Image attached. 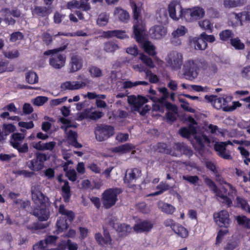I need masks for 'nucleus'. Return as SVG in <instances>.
I'll return each mask as SVG.
<instances>
[{"label":"nucleus","mask_w":250,"mask_h":250,"mask_svg":"<svg viewBox=\"0 0 250 250\" xmlns=\"http://www.w3.org/2000/svg\"><path fill=\"white\" fill-rule=\"evenodd\" d=\"M50 155L42 152H36L33 159L26 163L27 167L32 171H39L44 167V162L50 159Z\"/></svg>","instance_id":"obj_5"},{"label":"nucleus","mask_w":250,"mask_h":250,"mask_svg":"<svg viewBox=\"0 0 250 250\" xmlns=\"http://www.w3.org/2000/svg\"><path fill=\"white\" fill-rule=\"evenodd\" d=\"M130 6L133 11V17L136 21L135 24L133 25V33L135 39L138 42H141L144 40L143 34L145 31V25L142 21H139V18L140 16L141 9L138 7L136 2L133 1H130Z\"/></svg>","instance_id":"obj_3"},{"label":"nucleus","mask_w":250,"mask_h":250,"mask_svg":"<svg viewBox=\"0 0 250 250\" xmlns=\"http://www.w3.org/2000/svg\"><path fill=\"white\" fill-rule=\"evenodd\" d=\"M214 150L220 157L225 160H231L232 156L229 150L227 151L226 145L224 142L216 143L214 146Z\"/></svg>","instance_id":"obj_13"},{"label":"nucleus","mask_w":250,"mask_h":250,"mask_svg":"<svg viewBox=\"0 0 250 250\" xmlns=\"http://www.w3.org/2000/svg\"><path fill=\"white\" fill-rule=\"evenodd\" d=\"M197 130L195 126L192 125H189L188 127H184L179 130V133L183 137L188 138L191 135L196 134Z\"/></svg>","instance_id":"obj_24"},{"label":"nucleus","mask_w":250,"mask_h":250,"mask_svg":"<svg viewBox=\"0 0 250 250\" xmlns=\"http://www.w3.org/2000/svg\"><path fill=\"white\" fill-rule=\"evenodd\" d=\"M58 237L55 235H48L44 240L46 246L55 244L57 240Z\"/></svg>","instance_id":"obj_62"},{"label":"nucleus","mask_w":250,"mask_h":250,"mask_svg":"<svg viewBox=\"0 0 250 250\" xmlns=\"http://www.w3.org/2000/svg\"><path fill=\"white\" fill-rule=\"evenodd\" d=\"M92 107L90 108L84 109L79 115V118L80 120H83L85 119H89L91 116V113Z\"/></svg>","instance_id":"obj_56"},{"label":"nucleus","mask_w":250,"mask_h":250,"mask_svg":"<svg viewBox=\"0 0 250 250\" xmlns=\"http://www.w3.org/2000/svg\"><path fill=\"white\" fill-rule=\"evenodd\" d=\"M200 37L205 41V42H213L215 40V37L213 35H207L205 32H203L201 35Z\"/></svg>","instance_id":"obj_61"},{"label":"nucleus","mask_w":250,"mask_h":250,"mask_svg":"<svg viewBox=\"0 0 250 250\" xmlns=\"http://www.w3.org/2000/svg\"><path fill=\"white\" fill-rule=\"evenodd\" d=\"M199 25L202 29L209 31L210 33L212 32L213 25L209 20H205L200 21L199 22Z\"/></svg>","instance_id":"obj_50"},{"label":"nucleus","mask_w":250,"mask_h":250,"mask_svg":"<svg viewBox=\"0 0 250 250\" xmlns=\"http://www.w3.org/2000/svg\"><path fill=\"white\" fill-rule=\"evenodd\" d=\"M42 39L43 42L46 45H49L52 42V36L47 32H44L42 34Z\"/></svg>","instance_id":"obj_63"},{"label":"nucleus","mask_w":250,"mask_h":250,"mask_svg":"<svg viewBox=\"0 0 250 250\" xmlns=\"http://www.w3.org/2000/svg\"><path fill=\"white\" fill-rule=\"evenodd\" d=\"M242 104L238 101H235L233 102L231 106H224L223 110L224 111L229 112L235 110L237 107L241 106Z\"/></svg>","instance_id":"obj_58"},{"label":"nucleus","mask_w":250,"mask_h":250,"mask_svg":"<svg viewBox=\"0 0 250 250\" xmlns=\"http://www.w3.org/2000/svg\"><path fill=\"white\" fill-rule=\"evenodd\" d=\"M181 10L180 12V19L184 20L187 22H192V16L191 8H182L180 6Z\"/></svg>","instance_id":"obj_30"},{"label":"nucleus","mask_w":250,"mask_h":250,"mask_svg":"<svg viewBox=\"0 0 250 250\" xmlns=\"http://www.w3.org/2000/svg\"><path fill=\"white\" fill-rule=\"evenodd\" d=\"M108 16L104 14H101L97 20V23L101 26L105 25L108 22Z\"/></svg>","instance_id":"obj_52"},{"label":"nucleus","mask_w":250,"mask_h":250,"mask_svg":"<svg viewBox=\"0 0 250 250\" xmlns=\"http://www.w3.org/2000/svg\"><path fill=\"white\" fill-rule=\"evenodd\" d=\"M32 198L35 205L32 214L41 221L47 220L50 216L49 200L40 191L32 192Z\"/></svg>","instance_id":"obj_2"},{"label":"nucleus","mask_w":250,"mask_h":250,"mask_svg":"<svg viewBox=\"0 0 250 250\" xmlns=\"http://www.w3.org/2000/svg\"><path fill=\"white\" fill-rule=\"evenodd\" d=\"M237 207L240 208L242 210L250 213V206L248 202L243 198L237 197L236 199Z\"/></svg>","instance_id":"obj_35"},{"label":"nucleus","mask_w":250,"mask_h":250,"mask_svg":"<svg viewBox=\"0 0 250 250\" xmlns=\"http://www.w3.org/2000/svg\"><path fill=\"white\" fill-rule=\"evenodd\" d=\"M3 131L5 136L14 132L16 130V126L11 124H4L3 126Z\"/></svg>","instance_id":"obj_51"},{"label":"nucleus","mask_w":250,"mask_h":250,"mask_svg":"<svg viewBox=\"0 0 250 250\" xmlns=\"http://www.w3.org/2000/svg\"><path fill=\"white\" fill-rule=\"evenodd\" d=\"M64 248H67L68 250H77L78 246L76 243L72 242L70 239H68L66 242L63 241V249Z\"/></svg>","instance_id":"obj_53"},{"label":"nucleus","mask_w":250,"mask_h":250,"mask_svg":"<svg viewBox=\"0 0 250 250\" xmlns=\"http://www.w3.org/2000/svg\"><path fill=\"white\" fill-rule=\"evenodd\" d=\"M121 188H109L102 193V201L103 207L105 209H109L114 206L118 201V195L122 192Z\"/></svg>","instance_id":"obj_4"},{"label":"nucleus","mask_w":250,"mask_h":250,"mask_svg":"<svg viewBox=\"0 0 250 250\" xmlns=\"http://www.w3.org/2000/svg\"><path fill=\"white\" fill-rule=\"evenodd\" d=\"M71 71L76 72L80 70L83 65V58L77 55H73L71 58Z\"/></svg>","instance_id":"obj_20"},{"label":"nucleus","mask_w":250,"mask_h":250,"mask_svg":"<svg viewBox=\"0 0 250 250\" xmlns=\"http://www.w3.org/2000/svg\"><path fill=\"white\" fill-rule=\"evenodd\" d=\"M65 175L68 179L72 182H75L77 180V173L74 169L67 170Z\"/></svg>","instance_id":"obj_60"},{"label":"nucleus","mask_w":250,"mask_h":250,"mask_svg":"<svg viewBox=\"0 0 250 250\" xmlns=\"http://www.w3.org/2000/svg\"><path fill=\"white\" fill-rule=\"evenodd\" d=\"M184 143H177L169 148L168 154L173 156L180 157L182 156V151L183 148Z\"/></svg>","instance_id":"obj_25"},{"label":"nucleus","mask_w":250,"mask_h":250,"mask_svg":"<svg viewBox=\"0 0 250 250\" xmlns=\"http://www.w3.org/2000/svg\"><path fill=\"white\" fill-rule=\"evenodd\" d=\"M46 247L45 245L44 240H40L38 242L36 243L33 246V250H43Z\"/></svg>","instance_id":"obj_64"},{"label":"nucleus","mask_w":250,"mask_h":250,"mask_svg":"<svg viewBox=\"0 0 250 250\" xmlns=\"http://www.w3.org/2000/svg\"><path fill=\"white\" fill-rule=\"evenodd\" d=\"M246 2V0H224V5L225 7H236L243 5Z\"/></svg>","instance_id":"obj_38"},{"label":"nucleus","mask_w":250,"mask_h":250,"mask_svg":"<svg viewBox=\"0 0 250 250\" xmlns=\"http://www.w3.org/2000/svg\"><path fill=\"white\" fill-rule=\"evenodd\" d=\"M119 48L117 43L113 41L106 42L104 45V50L108 53H113Z\"/></svg>","instance_id":"obj_41"},{"label":"nucleus","mask_w":250,"mask_h":250,"mask_svg":"<svg viewBox=\"0 0 250 250\" xmlns=\"http://www.w3.org/2000/svg\"><path fill=\"white\" fill-rule=\"evenodd\" d=\"M213 218L216 224L220 228L228 229L231 222L229 212L225 210L214 213Z\"/></svg>","instance_id":"obj_10"},{"label":"nucleus","mask_w":250,"mask_h":250,"mask_svg":"<svg viewBox=\"0 0 250 250\" xmlns=\"http://www.w3.org/2000/svg\"><path fill=\"white\" fill-rule=\"evenodd\" d=\"M240 77L248 80H250V65L241 68L239 71Z\"/></svg>","instance_id":"obj_49"},{"label":"nucleus","mask_w":250,"mask_h":250,"mask_svg":"<svg viewBox=\"0 0 250 250\" xmlns=\"http://www.w3.org/2000/svg\"><path fill=\"white\" fill-rule=\"evenodd\" d=\"M139 59L147 66L150 68H153L154 67L152 60L144 53L140 54Z\"/></svg>","instance_id":"obj_46"},{"label":"nucleus","mask_w":250,"mask_h":250,"mask_svg":"<svg viewBox=\"0 0 250 250\" xmlns=\"http://www.w3.org/2000/svg\"><path fill=\"white\" fill-rule=\"evenodd\" d=\"M205 99L208 102L211 104L212 105L217 109L223 108V105L226 101L224 98L218 97L216 95H206Z\"/></svg>","instance_id":"obj_17"},{"label":"nucleus","mask_w":250,"mask_h":250,"mask_svg":"<svg viewBox=\"0 0 250 250\" xmlns=\"http://www.w3.org/2000/svg\"><path fill=\"white\" fill-rule=\"evenodd\" d=\"M114 134L113 126L109 125H101L97 127L95 136L98 141L102 142L107 139Z\"/></svg>","instance_id":"obj_9"},{"label":"nucleus","mask_w":250,"mask_h":250,"mask_svg":"<svg viewBox=\"0 0 250 250\" xmlns=\"http://www.w3.org/2000/svg\"><path fill=\"white\" fill-rule=\"evenodd\" d=\"M67 120L63 118V128L64 131L66 134V140L69 145L75 148H81L83 146L82 145L79 143L78 141V133L76 131L68 129V128L71 127H76L77 126L71 124L69 122L68 124Z\"/></svg>","instance_id":"obj_6"},{"label":"nucleus","mask_w":250,"mask_h":250,"mask_svg":"<svg viewBox=\"0 0 250 250\" xmlns=\"http://www.w3.org/2000/svg\"><path fill=\"white\" fill-rule=\"evenodd\" d=\"M24 38L23 34L20 31L12 33L10 35V40L12 42H15L17 40H22Z\"/></svg>","instance_id":"obj_54"},{"label":"nucleus","mask_w":250,"mask_h":250,"mask_svg":"<svg viewBox=\"0 0 250 250\" xmlns=\"http://www.w3.org/2000/svg\"><path fill=\"white\" fill-rule=\"evenodd\" d=\"M51 8L45 6H36L34 9V13L38 16L44 17L48 16L51 12Z\"/></svg>","instance_id":"obj_28"},{"label":"nucleus","mask_w":250,"mask_h":250,"mask_svg":"<svg viewBox=\"0 0 250 250\" xmlns=\"http://www.w3.org/2000/svg\"><path fill=\"white\" fill-rule=\"evenodd\" d=\"M13 147L17 149L20 153H25L28 151V146L27 143H25L21 146L20 143H14Z\"/></svg>","instance_id":"obj_47"},{"label":"nucleus","mask_w":250,"mask_h":250,"mask_svg":"<svg viewBox=\"0 0 250 250\" xmlns=\"http://www.w3.org/2000/svg\"><path fill=\"white\" fill-rule=\"evenodd\" d=\"M131 229L130 225L123 223L118 226L117 231L120 236L124 237L130 233Z\"/></svg>","instance_id":"obj_29"},{"label":"nucleus","mask_w":250,"mask_h":250,"mask_svg":"<svg viewBox=\"0 0 250 250\" xmlns=\"http://www.w3.org/2000/svg\"><path fill=\"white\" fill-rule=\"evenodd\" d=\"M62 51V46L54 49L45 51L43 55L48 56L51 55L49 59V64L55 69H60L62 67V55L58 54V52Z\"/></svg>","instance_id":"obj_7"},{"label":"nucleus","mask_w":250,"mask_h":250,"mask_svg":"<svg viewBox=\"0 0 250 250\" xmlns=\"http://www.w3.org/2000/svg\"><path fill=\"white\" fill-rule=\"evenodd\" d=\"M167 62L172 70H179L184 63L182 54L176 51L170 53Z\"/></svg>","instance_id":"obj_11"},{"label":"nucleus","mask_w":250,"mask_h":250,"mask_svg":"<svg viewBox=\"0 0 250 250\" xmlns=\"http://www.w3.org/2000/svg\"><path fill=\"white\" fill-rule=\"evenodd\" d=\"M25 138L24 134L21 133H13L11 136V144L12 146L14 143H20Z\"/></svg>","instance_id":"obj_48"},{"label":"nucleus","mask_w":250,"mask_h":250,"mask_svg":"<svg viewBox=\"0 0 250 250\" xmlns=\"http://www.w3.org/2000/svg\"><path fill=\"white\" fill-rule=\"evenodd\" d=\"M88 70L92 78H100L103 75L102 70L96 66H89Z\"/></svg>","instance_id":"obj_42"},{"label":"nucleus","mask_w":250,"mask_h":250,"mask_svg":"<svg viewBox=\"0 0 250 250\" xmlns=\"http://www.w3.org/2000/svg\"><path fill=\"white\" fill-rule=\"evenodd\" d=\"M75 218V214L74 212L72 210H67L64 208L63 207V220H64V223H63V230H66L69 227V225L72 223Z\"/></svg>","instance_id":"obj_22"},{"label":"nucleus","mask_w":250,"mask_h":250,"mask_svg":"<svg viewBox=\"0 0 250 250\" xmlns=\"http://www.w3.org/2000/svg\"><path fill=\"white\" fill-rule=\"evenodd\" d=\"M220 39L224 42L230 41V40L234 37V33L232 30L226 29L221 31L219 34Z\"/></svg>","instance_id":"obj_40"},{"label":"nucleus","mask_w":250,"mask_h":250,"mask_svg":"<svg viewBox=\"0 0 250 250\" xmlns=\"http://www.w3.org/2000/svg\"><path fill=\"white\" fill-rule=\"evenodd\" d=\"M159 208L162 212L167 214H172L175 211L174 207L168 203H162Z\"/></svg>","instance_id":"obj_44"},{"label":"nucleus","mask_w":250,"mask_h":250,"mask_svg":"<svg viewBox=\"0 0 250 250\" xmlns=\"http://www.w3.org/2000/svg\"><path fill=\"white\" fill-rule=\"evenodd\" d=\"M192 45H193L196 50H204L207 46L208 43L200 37V38H193L191 41Z\"/></svg>","instance_id":"obj_27"},{"label":"nucleus","mask_w":250,"mask_h":250,"mask_svg":"<svg viewBox=\"0 0 250 250\" xmlns=\"http://www.w3.org/2000/svg\"><path fill=\"white\" fill-rule=\"evenodd\" d=\"M173 231L182 238H187L188 236L187 229L179 224L175 227H173Z\"/></svg>","instance_id":"obj_34"},{"label":"nucleus","mask_w":250,"mask_h":250,"mask_svg":"<svg viewBox=\"0 0 250 250\" xmlns=\"http://www.w3.org/2000/svg\"><path fill=\"white\" fill-rule=\"evenodd\" d=\"M230 44L236 50H242L245 48V44L239 38H233L230 40Z\"/></svg>","instance_id":"obj_45"},{"label":"nucleus","mask_w":250,"mask_h":250,"mask_svg":"<svg viewBox=\"0 0 250 250\" xmlns=\"http://www.w3.org/2000/svg\"><path fill=\"white\" fill-rule=\"evenodd\" d=\"M169 188V185L166 183L163 182H161L159 185H158L156 189L157 191L151 193L148 195L149 196H155L158 195H160L164 193L165 191L168 190Z\"/></svg>","instance_id":"obj_39"},{"label":"nucleus","mask_w":250,"mask_h":250,"mask_svg":"<svg viewBox=\"0 0 250 250\" xmlns=\"http://www.w3.org/2000/svg\"><path fill=\"white\" fill-rule=\"evenodd\" d=\"M187 32L186 27L184 26L179 27L175 31H173L172 35L173 37H179L184 36Z\"/></svg>","instance_id":"obj_55"},{"label":"nucleus","mask_w":250,"mask_h":250,"mask_svg":"<svg viewBox=\"0 0 250 250\" xmlns=\"http://www.w3.org/2000/svg\"><path fill=\"white\" fill-rule=\"evenodd\" d=\"M193 21L202 18L205 15L204 10L198 6L194 7L191 8Z\"/></svg>","instance_id":"obj_32"},{"label":"nucleus","mask_w":250,"mask_h":250,"mask_svg":"<svg viewBox=\"0 0 250 250\" xmlns=\"http://www.w3.org/2000/svg\"><path fill=\"white\" fill-rule=\"evenodd\" d=\"M167 29L162 25H155L149 29V34L152 39H161L166 35Z\"/></svg>","instance_id":"obj_15"},{"label":"nucleus","mask_w":250,"mask_h":250,"mask_svg":"<svg viewBox=\"0 0 250 250\" xmlns=\"http://www.w3.org/2000/svg\"><path fill=\"white\" fill-rule=\"evenodd\" d=\"M228 229L222 230L220 229L217 233V237L216 238L215 244L219 245L222 241L223 236L228 233Z\"/></svg>","instance_id":"obj_57"},{"label":"nucleus","mask_w":250,"mask_h":250,"mask_svg":"<svg viewBox=\"0 0 250 250\" xmlns=\"http://www.w3.org/2000/svg\"><path fill=\"white\" fill-rule=\"evenodd\" d=\"M25 80L28 83L33 84L38 82V76L36 72L29 71L26 73Z\"/></svg>","instance_id":"obj_43"},{"label":"nucleus","mask_w":250,"mask_h":250,"mask_svg":"<svg viewBox=\"0 0 250 250\" xmlns=\"http://www.w3.org/2000/svg\"><path fill=\"white\" fill-rule=\"evenodd\" d=\"M235 18L239 21L241 25H243L244 22H250V6H247L246 9L243 12L234 13Z\"/></svg>","instance_id":"obj_19"},{"label":"nucleus","mask_w":250,"mask_h":250,"mask_svg":"<svg viewBox=\"0 0 250 250\" xmlns=\"http://www.w3.org/2000/svg\"><path fill=\"white\" fill-rule=\"evenodd\" d=\"M153 227V224L148 220H144L135 224L133 229L136 232H148L151 231Z\"/></svg>","instance_id":"obj_16"},{"label":"nucleus","mask_w":250,"mask_h":250,"mask_svg":"<svg viewBox=\"0 0 250 250\" xmlns=\"http://www.w3.org/2000/svg\"><path fill=\"white\" fill-rule=\"evenodd\" d=\"M237 224L245 229H250V219L244 215H239L235 217Z\"/></svg>","instance_id":"obj_26"},{"label":"nucleus","mask_w":250,"mask_h":250,"mask_svg":"<svg viewBox=\"0 0 250 250\" xmlns=\"http://www.w3.org/2000/svg\"><path fill=\"white\" fill-rule=\"evenodd\" d=\"M148 102V100L144 96L131 95L128 98V103L132 105V109L135 111H139L141 107Z\"/></svg>","instance_id":"obj_12"},{"label":"nucleus","mask_w":250,"mask_h":250,"mask_svg":"<svg viewBox=\"0 0 250 250\" xmlns=\"http://www.w3.org/2000/svg\"><path fill=\"white\" fill-rule=\"evenodd\" d=\"M135 147L130 144H125L124 145H121L118 146H116L113 149V152L116 153H125L130 151L133 149Z\"/></svg>","instance_id":"obj_36"},{"label":"nucleus","mask_w":250,"mask_h":250,"mask_svg":"<svg viewBox=\"0 0 250 250\" xmlns=\"http://www.w3.org/2000/svg\"><path fill=\"white\" fill-rule=\"evenodd\" d=\"M104 37L106 38H110L115 37L120 39H124L128 38V36L126 34L125 32L120 30H114L104 31L103 33Z\"/></svg>","instance_id":"obj_21"},{"label":"nucleus","mask_w":250,"mask_h":250,"mask_svg":"<svg viewBox=\"0 0 250 250\" xmlns=\"http://www.w3.org/2000/svg\"><path fill=\"white\" fill-rule=\"evenodd\" d=\"M86 83L84 82L73 81L63 83V86L67 89L76 90L85 87Z\"/></svg>","instance_id":"obj_23"},{"label":"nucleus","mask_w":250,"mask_h":250,"mask_svg":"<svg viewBox=\"0 0 250 250\" xmlns=\"http://www.w3.org/2000/svg\"><path fill=\"white\" fill-rule=\"evenodd\" d=\"M141 171L138 168H134L132 169L130 172L128 173V175L126 174L124 178V183L126 184H130L132 181L136 179L137 174H140Z\"/></svg>","instance_id":"obj_37"},{"label":"nucleus","mask_w":250,"mask_h":250,"mask_svg":"<svg viewBox=\"0 0 250 250\" xmlns=\"http://www.w3.org/2000/svg\"><path fill=\"white\" fill-rule=\"evenodd\" d=\"M204 182L206 185L212 190L215 195L223 200V203L228 207H230L232 205L231 200L227 195H224L222 191L218 188L214 181L208 177L204 179Z\"/></svg>","instance_id":"obj_8"},{"label":"nucleus","mask_w":250,"mask_h":250,"mask_svg":"<svg viewBox=\"0 0 250 250\" xmlns=\"http://www.w3.org/2000/svg\"><path fill=\"white\" fill-rule=\"evenodd\" d=\"M177 5V2L176 0L171 1L168 5V12L169 17L175 21H178L180 19V15L178 17L176 14V6Z\"/></svg>","instance_id":"obj_31"},{"label":"nucleus","mask_w":250,"mask_h":250,"mask_svg":"<svg viewBox=\"0 0 250 250\" xmlns=\"http://www.w3.org/2000/svg\"><path fill=\"white\" fill-rule=\"evenodd\" d=\"M207 68L208 62L205 59H189L183 63V76L186 80L192 81L198 77L200 71H205Z\"/></svg>","instance_id":"obj_1"},{"label":"nucleus","mask_w":250,"mask_h":250,"mask_svg":"<svg viewBox=\"0 0 250 250\" xmlns=\"http://www.w3.org/2000/svg\"><path fill=\"white\" fill-rule=\"evenodd\" d=\"M143 47L145 52L149 56H154L156 55V48L150 41H145L143 44Z\"/></svg>","instance_id":"obj_33"},{"label":"nucleus","mask_w":250,"mask_h":250,"mask_svg":"<svg viewBox=\"0 0 250 250\" xmlns=\"http://www.w3.org/2000/svg\"><path fill=\"white\" fill-rule=\"evenodd\" d=\"M47 101V98L44 96H38L34 99L33 104L37 106L43 105Z\"/></svg>","instance_id":"obj_59"},{"label":"nucleus","mask_w":250,"mask_h":250,"mask_svg":"<svg viewBox=\"0 0 250 250\" xmlns=\"http://www.w3.org/2000/svg\"><path fill=\"white\" fill-rule=\"evenodd\" d=\"M198 145L197 151L201 155L205 152V144H209L210 143V140L206 135L202 134L195 137Z\"/></svg>","instance_id":"obj_18"},{"label":"nucleus","mask_w":250,"mask_h":250,"mask_svg":"<svg viewBox=\"0 0 250 250\" xmlns=\"http://www.w3.org/2000/svg\"><path fill=\"white\" fill-rule=\"evenodd\" d=\"M94 237L96 241L100 246L112 244V238L108 231H104V237L100 232L96 233Z\"/></svg>","instance_id":"obj_14"}]
</instances>
